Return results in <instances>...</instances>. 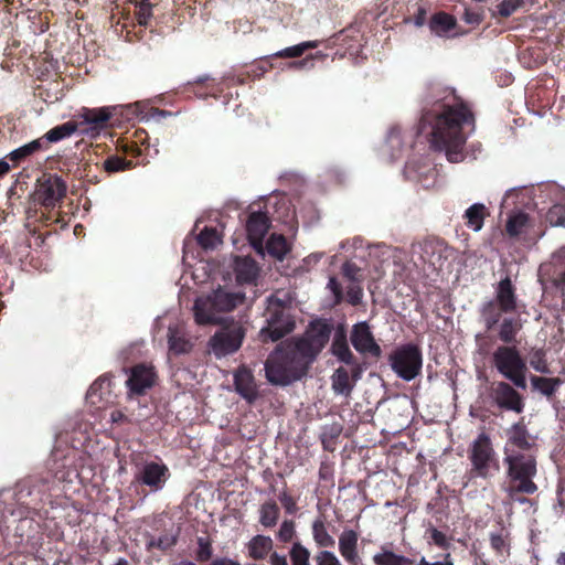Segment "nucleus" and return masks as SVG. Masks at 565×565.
I'll use <instances>...</instances> for the list:
<instances>
[{
	"label": "nucleus",
	"instance_id": "f257e3e1",
	"mask_svg": "<svg viewBox=\"0 0 565 565\" xmlns=\"http://www.w3.org/2000/svg\"><path fill=\"white\" fill-rule=\"evenodd\" d=\"M332 330L327 320L316 319L302 335L278 344L265 361L267 381L285 386L301 380L328 344Z\"/></svg>",
	"mask_w": 565,
	"mask_h": 565
},
{
	"label": "nucleus",
	"instance_id": "f03ea898",
	"mask_svg": "<svg viewBox=\"0 0 565 565\" xmlns=\"http://www.w3.org/2000/svg\"><path fill=\"white\" fill-rule=\"evenodd\" d=\"M476 129V118L466 102L437 100L431 109L424 111L418 132L426 135L435 150L445 151L448 161L463 160L467 138Z\"/></svg>",
	"mask_w": 565,
	"mask_h": 565
},
{
	"label": "nucleus",
	"instance_id": "7ed1b4c3",
	"mask_svg": "<svg viewBox=\"0 0 565 565\" xmlns=\"http://www.w3.org/2000/svg\"><path fill=\"white\" fill-rule=\"evenodd\" d=\"M47 481L39 476H29L19 480L13 489L2 490L0 498H3L4 511L14 520H24L36 513L43 505ZM6 515V512H3Z\"/></svg>",
	"mask_w": 565,
	"mask_h": 565
},
{
	"label": "nucleus",
	"instance_id": "20e7f679",
	"mask_svg": "<svg viewBox=\"0 0 565 565\" xmlns=\"http://www.w3.org/2000/svg\"><path fill=\"white\" fill-rule=\"evenodd\" d=\"M503 459L507 465V487L504 488L509 499L523 503L525 500L518 494H533L537 491V484L533 481L536 476V459L532 455L516 452L508 454L504 450Z\"/></svg>",
	"mask_w": 565,
	"mask_h": 565
},
{
	"label": "nucleus",
	"instance_id": "39448f33",
	"mask_svg": "<svg viewBox=\"0 0 565 565\" xmlns=\"http://www.w3.org/2000/svg\"><path fill=\"white\" fill-rule=\"evenodd\" d=\"M66 192L67 184L58 174L44 173L40 179H38L34 200L45 210L40 216L41 221L45 225L54 223H61V227L65 225L63 217L55 207L66 196Z\"/></svg>",
	"mask_w": 565,
	"mask_h": 565
},
{
	"label": "nucleus",
	"instance_id": "423d86ee",
	"mask_svg": "<svg viewBox=\"0 0 565 565\" xmlns=\"http://www.w3.org/2000/svg\"><path fill=\"white\" fill-rule=\"evenodd\" d=\"M244 294L227 291L217 288L206 299H196L194 302V318L198 324H215L218 322L216 313L230 312L243 303Z\"/></svg>",
	"mask_w": 565,
	"mask_h": 565
},
{
	"label": "nucleus",
	"instance_id": "0eeeda50",
	"mask_svg": "<svg viewBox=\"0 0 565 565\" xmlns=\"http://www.w3.org/2000/svg\"><path fill=\"white\" fill-rule=\"evenodd\" d=\"M493 367L518 388H526L527 366L516 345H499L492 353Z\"/></svg>",
	"mask_w": 565,
	"mask_h": 565
},
{
	"label": "nucleus",
	"instance_id": "6e6552de",
	"mask_svg": "<svg viewBox=\"0 0 565 565\" xmlns=\"http://www.w3.org/2000/svg\"><path fill=\"white\" fill-rule=\"evenodd\" d=\"M393 372L404 381H413L423 369V352L418 344L405 343L396 347L388 355Z\"/></svg>",
	"mask_w": 565,
	"mask_h": 565
},
{
	"label": "nucleus",
	"instance_id": "1a4fd4ad",
	"mask_svg": "<svg viewBox=\"0 0 565 565\" xmlns=\"http://www.w3.org/2000/svg\"><path fill=\"white\" fill-rule=\"evenodd\" d=\"M265 317L266 326L259 331V338L263 342H276L295 329L294 320L279 299L270 298L268 300Z\"/></svg>",
	"mask_w": 565,
	"mask_h": 565
},
{
	"label": "nucleus",
	"instance_id": "9d476101",
	"mask_svg": "<svg viewBox=\"0 0 565 565\" xmlns=\"http://www.w3.org/2000/svg\"><path fill=\"white\" fill-rule=\"evenodd\" d=\"M246 329L238 322L224 324L209 340L211 351L216 358H223L237 352L245 339Z\"/></svg>",
	"mask_w": 565,
	"mask_h": 565
},
{
	"label": "nucleus",
	"instance_id": "9b49d317",
	"mask_svg": "<svg viewBox=\"0 0 565 565\" xmlns=\"http://www.w3.org/2000/svg\"><path fill=\"white\" fill-rule=\"evenodd\" d=\"M469 460L471 462V471L481 478H488L492 466L497 465L495 451L491 439L486 433H481L473 440L469 449Z\"/></svg>",
	"mask_w": 565,
	"mask_h": 565
},
{
	"label": "nucleus",
	"instance_id": "f8f14e48",
	"mask_svg": "<svg viewBox=\"0 0 565 565\" xmlns=\"http://www.w3.org/2000/svg\"><path fill=\"white\" fill-rule=\"evenodd\" d=\"M135 465L137 467L135 481L148 487L151 492L162 490L171 476L168 466L161 459L157 461L146 460Z\"/></svg>",
	"mask_w": 565,
	"mask_h": 565
},
{
	"label": "nucleus",
	"instance_id": "ddd939ff",
	"mask_svg": "<svg viewBox=\"0 0 565 565\" xmlns=\"http://www.w3.org/2000/svg\"><path fill=\"white\" fill-rule=\"evenodd\" d=\"M158 375L153 366L145 363L131 366L126 381L127 398L132 399L146 395L148 390L156 385Z\"/></svg>",
	"mask_w": 565,
	"mask_h": 565
},
{
	"label": "nucleus",
	"instance_id": "4468645a",
	"mask_svg": "<svg viewBox=\"0 0 565 565\" xmlns=\"http://www.w3.org/2000/svg\"><path fill=\"white\" fill-rule=\"evenodd\" d=\"M321 41H305L299 44L285 47L271 55L260 58L256 64H254L250 70L247 72L248 76L255 78H259L265 73L270 71L274 67L271 63L273 58H296L300 57L308 50L317 49L320 45Z\"/></svg>",
	"mask_w": 565,
	"mask_h": 565
},
{
	"label": "nucleus",
	"instance_id": "2eb2a0df",
	"mask_svg": "<svg viewBox=\"0 0 565 565\" xmlns=\"http://www.w3.org/2000/svg\"><path fill=\"white\" fill-rule=\"evenodd\" d=\"M235 392L248 404H254L259 398V386L254 372L245 364L239 365L233 372Z\"/></svg>",
	"mask_w": 565,
	"mask_h": 565
},
{
	"label": "nucleus",
	"instance_id": "dca6fc26",
	"mask_svg": "<svg viewBox=\"0 0 565 565\" xmlns=\"http://www.w3.org/2000/svg\"><path fill=\"white\" fill-rule=\"evenodd\" d=\"M331 353L342 363L352 366V377L358 381L361 376L362 369L350 350L347 338V330L343 326H339L334 332Z\"/></svg>",
	"mask_w": 565,
	"mask_h": 565
},
{
	"label": "nucleus",
	"instance_id": "f3484780",
	"mask_svg": "<svg viewBox=\"0 0 565 565\" xmlns=\"http://www.w3.org/2000/svg\"><path fill=\"white\" fill-rule=\"evenodd\" d=\"M350 340L358 352L362 354H370L375 359L381 358L382 349L376 343L367 322L355 323L352 327Z\"/></svg>",
	"mask_w": 565,
	"mask_h": 565
},
{
	"label": "nucleus",
	"instance_id": "a211bd4d",
	"mask_svg": "<svg viewBox=\"0 0 565 565\" xmlns=\"http://www.w3.org/2000/svg\"><path fill=\"white\" fill-rule=\"evenodd\" d=\"M491 396L495 404L507 411H513L518 414L523 412V401L520 393L508 382L500 381L492 385Z\"/></svg>",
	"mask_w": 565,
	"mask_h": 565
},
{
	"label": "nucleus",
	"instance_id": "6ab92c4d",
	"mask_svg": "<svg viewBox=\"0 0 565 565\" xmlns=\"http://www.w3.org/2000/svg\"><path fill=\"white\" fill-rule=\"evenodd\" d=\"M270 227V220L265 212H252L246 222L247 238L254 247H262Z\"/></svg>",
	"mask_w": 565,
	"mask_h": 565
},
{
	"label": "nucleus",
	"instance_id": "aec40b11",
	"mask_svg": "<svg viewBox=\"0 0 565 565\" xmlns=\"http://www.w3.org/2000/svg\"><path fill=\"white\" fill-rule=\"evenodd\" d=\"M148 140L149 135L145 129H136L131 137L118 140V151L131 158H139L149 149Z\"/></svg>",
	"mask_w": 565,
	"mask_h": 565
},
{
	"label": "nucleus",
	"instance_id": "412c9836",
	"mask_svg": "<svg viewBox=\"0 0 565 565\" xmlns=\"http://www.w3.org/2000/svg\"><path fill=\"white\" fill-rule=\"evenodd\" d=\"M420 248L423 260L435 268L443 266V262L448 258L450 252L445 241L439 238L424 241Z\"/></svg>",
	"mask_w": 565,
	"mask_h": 565
},
{
	"label": "nucleus",
	"instance_id": "4be33fe9",
	"mask_svg": "<svg viewBox=\"0 0 565 565\" xmlns=\"http://www.w3.org/2000/svg\"><path fill=\"white\" fill-rule=\"evenodd\" d=\"M490 548L493 557L484 559L490 563H504L511 553V539L510 533L505 529H500L498 532H491L489 535Z\"/></svg>",
	"mask_w": 565,
	"mask_h": 565
},
{
	"label": "nucleus",
	"instance_id": "5701e85b",
	"mask_svg": "<svg viewBox=\"0 0 565 565\" xmlns=\"http://www.w3.org/2000/svg\"><path fill=\"white\" fill-rule=\"evenodd\" d=\"M359 534L352 529H344L339 536V552L350 565H360L361 557L358 552Z\"/></svg>",
	"mask_w": 565,
	"mask_h": 565
},
{
	"label": "nucleus",
	"instance_id": "b1692460",
	"mask_svg": "<svg viewBox=\"0 0 565 565\" xmlns=\"http://www.w3.org/2000/svg\"><path fill=\"white\" fill-rule=\"evenodd\" d=\"M503 311L515 312L518 309L516 289L509 276L501 279L495 287V298L493 299Z\"/></svg>",
	"mask_w": 565,
	"mask_h": 565
},
{
	"label": "nucleus",
	"instance_id": "393cba45",
	"mask_svg": "<svg viewBox=\"0 0 565 565\" xmlns=\"http://www.w3.org/2000/svg\"><path fill=\"white\" fill-rule=\"evenodd\" d=\"M223 85L209 76L198 77L194 82L186 84V92L193 93L199 98H218L223 93Z\"/></svg>",
	"mask_w": 565,
	"mask_h": 565
},
{
	"label": "nucleus",
	"instance_id": "a878e982",
	"mask_svg": "<svg viewBox=\"0 0 565 565\" xmlns=\"http://www.w3.org/2000/svg\"><path fill=\"white\" fill-rule=\"evenodd\" d=\"M118 150V146L116 147ZM135 158L130 156H125L121 151H116V153L109 154L103 162V169L108 174H114L118 172H125L136 168L140 162L134 161Z\"/></svg>",
	"mask_w": 565,
	"mask_h": 565
},
{
	"label": "nucleus",
	"instance_id": "bb28decb",
	"mask_svg": "<svg viewBox=\"0 0 565 565\" xmlns=\"http://www.w3.org/2000/svg\"><path fill=\"white\" fill-rule=\"evenodd\" d=\"M77 129V122L66 121L62 125L53 127L42 137L38 138V140L42 143L43 150L46 151L51 143L58 142L67 137H71Z\"/></svg>",
	"mask_w": 565,
	"mask_h": 565
},
{
	"label": "nucleus",
	"instance_id": "cd10ccee",
	"mask_svg": "<svg viewBox=\"0 0 565 565\" xmlns=\"http://www.w3.org/2000/svg\"><path fill=\"white\" fill-rule=\"evenodd\" d=\"M79 118L82 121L78 124L88 125L92 129L98 130L107 127L109 119L111 118V113L108 108H83L79 113Z\"/></svg>",
	"mask_w": 565,
	"mask_h": 565
},
{
	"label": "nucleus",
	"instance_id": "c85d7f7f",
	"mask_svg": "<svg viewBox=\"0 0 565 565\" xmlns=\"http://www.w3.org/2000/svg\"><path fill=\"white\" fill-rule=\"evenodd\" d=\"M274 542L270 536L257 534L246 544L248 557L253 561L265 559L273 552Z\"/></svg>",
	"mask_w": 565,
	"mask_h": 565
},
{
	"label": "nucleus",
	"instance_id": "c756f323",
	"mask_svg": "<svg viewBox=\"0 0 565 565\" xmlns=\"http://www.w3.org/2000/svg\"><path fill=\"white\" fill-rule=\"evenodd\" d=\"M234 271L239 284H250L257 278L258 266L252 257H236Z\"/></svg>",
	"mask_w": 565,
	"mask_h": 565
},
{
	"label": "nucleus",
	"instance_id": "7c9ffc66",
	"mask_svg": "<svg viewBox=\"0 0 565 565\" xmlns=\"http://www.w3.org/2000/svg\"><path fill=\"white\" fill-rule=\"evenodd\" d=\"M457 26V20L454 15L438 11L430 17L429 29L437 36H448L449 32L455 30Z\"/></svg>",
	"mask_w": 565,
	"mask_h": 565
},
{
	"label": "nucleus",
	"instance_id": "2f4dec72",
	"mask_svg": "<svg viewBox=\"0 0 565 565\" xmlns=\"http://www.w3.org/2000/svg\"><path fill=\"white\" fill-rule=\"evenodd\" d=\"M44 151L42 148V143L39 142L38 139H34L14 150L9 152L6 156V159H8L10 162H12L13 167H18L24 161H26L29 158L34 156L38 152Z\"/></svg>",
	"mask_w": 565,
	"mask_h": 565
},
{
	"label": "nucleus",
	"instance_id": "473e14b6",
	"mask_svg": "<svg viewBox=\"0 0 565 565\" xmlns=\"http://www.w3.org/2000/svg\"><path fill=\"white\" fill-rule=\"evenodd\" d=\"M331 380L334 393L347 397L350 396L353 391L354 383L356 382L353 380L352 373L350 374V372L343 366H340L334 371Z\"/></svg>",
	"mask_w": 565,
	"mask_h": 565
},
{
	"label": "nucleus",
	"instance_id": "72a5a7b5",
	"mask_svg": "<svg viewBox=\"0 0 565 565\" xmlns=\"http://www.w3.org/2000/svg\"><path fill=\"white\" fill-rule=\"evenodd\" d=\"M312 539L320 548H329L335 545L334 537L329 533L326 520L319 516L311 524Z\"/></svg>",
	"mask_w": 565,
	"mask_h": 565
},
{
	"label": "nucleus",
	"instance_id": "f704fd0d",
	"mask_svg": "<svg viewBox=\"0 0 565 565\" xmlns=\"http://www.w3.org/2000/svg\"><path fill=\"white\" fill-rule=\"evenodd\" d=\"M522 329V324L516 318H503L500 327L498 337L504 343L503 345H515L516 335Z\"/></svg>",
	"mask_w": 565,
	"mask_h": 565
},
{
	"label": "nucleus",
	"instance_id": "c9c22d12",
	"mask_svg": "<svg viewBox=\"0 0 565 565\" xmlns=\"http://www.w3.org/2000/svg\"><path fill=\"white\" fill-rule=\"evenodd\" d=\"M503 313L508 312L503 311L502 307L494 302V300H489L483 303L480 315L487 331H491L495 328L501 321Z\"/></svg>",
	"mask_w": 565,
	"mask_h": 565
},
{
	"label": "nucleus",
	"instance_id": "e433bc0d",
	"mask_svg": "<svg viewBox=\"0 0 565 565\" xmlns=\"http://www.w3.org/2000/svg\"><path fill=\"white\" fill-rule=\"evenodd\" d=\"M135 6V18L139 25L147 26L153 18V8L157 7L160 0H128Z\"/></svg>",
	"mask_w": 565,
	"mask_h": 565
},
{
	"label": "nucleus",
	"instance_id": "4c0bfd02",
	"mask_svg": "<svg viewBox=\"0 0 565 565\" xmlns=\"http://www.w3.org/2000/svg\"><path fill=\"white\" fill-rule=\"evenodd\" d=\"M563 381L559 377L531 376L533 390L539 391L542 395L551 398L555 395Z\"/></svg>",
	"mask_w": 565,
	"mask_h": 565
},
{
	"label": "nucleus",
	"instance_id": "58836bf2",
	"mask_svg": "<svg viewBox=\"0 0 565 565\" xmlns=\"http://www.w3.org/2000/svg\"><path fill=\"white\" fill-rule=\"evenodd\" d=\"M487 215L486 206L482 203H475L466 210L463 217L466 218V225L478 232L482 228Z\"/></svg>",
	"mask_w": 565,
	"mask_h": 565
},
{
	"label": "nucleus",
	"instance_id": "ea45409f",
	"mask_svg": "<svg viewBox=\"0 0 565 565\" xmlns=\"http://www.w3.org/2000/svg\"><path fill=\"white\" fill-rule=\"evenodd\" d=\"M508 444L521 449L529 450L532 446L526 427L522 423L514 424L509 430Z\"/></svg>",
	"mask_w": 565,
	"mask_h": 565
},
{
	"label": "nucleus",
	"instance_id": "a19ab883",
	"mask_svg": "<svg viewBox=\"0 0 565 565\" xmlns=\"http://www.w3.org/2000/svg\"><path fill=\"white\" fill-rule=\"evenodd\" d=\"M372 561L375 565H412L413 559L394 553L385 547L380 553L373 555Z\"/></svg>",
	"mask_w": 565,
	"mask_h": 565
},
{
	"label": "nucleus",
	"instance_id": "79ce46f5",
	"mask_svg": "<svg viewBox=\"0 0 565 565\" xmlns=\"http://www.w3.org/2000/svg\"><path fill=\"white\" fill-rule=\"evenodd\" d=\"M280 510L274 500L264 502L259 508V523L265 527H274L279 519Z\"/></svg>",
	"mask_w": 565,
	"mask_h": 565
},
{
	"label": "nucleus",
	"instance_id": "37998d69",
	"mask_svg": "<svg viewBox=\"0 0 565 565\" xmlns=\"http://www.w3.org/2000/svg\"><path fill=\"white\" fill-rule=\"evenodd\" d=\"M529 225V215L524 212H516L509 215L505 224V232L510 237H516L523 233Z\"/></svg>",
	"mask_w": 565,
	"mask_h": 565
},
{
	"label": "nucleus",
	"instance_id": "c03bdc74",
	"mask_svg": "<svg viewBox=\"0 0 565 565\" xmlns=\"http://www.w3.org/2000/svg\"><path fill=\"white\" fill-rule=\"evenodd\" d=\"M168 343L169 350L175 355L189 353L192 349L191 342L174 328L168 330Z\"/></svg>",
	"mask_w": 565,
	"mask_h": 565
},
{
	"label": "nucleus",
	"instance_id": "a18cd8bd",
	"mask_svg": "<svg viewBox=\"0 0 565 565\" xmlns=\"http://www.w3.org/2000/svg\"><path fill=\"white\" fill-rule=\"evenodd\" d=\"M198 244L203 249H214L216 248L221 243V236L216 228L214 227H204L201 233L196 237Z\"/></svg>",
	"mask_w": 565,
	"mask_h": 565
},
{
	"label": "nucleus",
	"instance_id": "49530a36",
	"mask_svg": "<svg viewBox=\"0 0 565 565\" xmlns=\"http://www.w3.org/2000/svg\"><path fill=\"white\" fill-rule=\"evenodd\" d=\"M267 250L271 256L282 259L289 252L285 236L273 234L267 242Z\"/></svg>",
	"mask_w": 565,
	"mask_h": 565
},
{
	"label": "nucleus",
	"instance_id": "de8ad7c7",
	"mask_svg": "<svg viewBox=\"0 0 565 565\" xmlns=\"http://www.w3.org/2000/svg\"><path fill=\"white\" fill-rule=\"evenodd\" d=\"M196 545L195 561L199 563H210L214 552L211 539L207 536H198Z\"/></svg>",
	"mask_w": 565,
	"mask_h": 565
},
{
	"label": "nucleus",
	"instance_id": "09e8293b",
	"mask_svg": "<svg viewBox=\"0 0 565 565\" xmlns=\"http://www.w3.org/2000/svg\"><path fill=\"white\" fill-rule=\"evenodd\" d=\"M289 557L291 565H310V552L299 541L292 543Z\"/></svg>",
	"mask_w": 565,
	"mask_h": 565
},
{
	"label": "nucleus",
	"instance_id": "8fccbe9b",
	"mask_svg": "<svg viewBox=\"0 0 565 565\" xmlns=\"http://www.w3.org/2000/svg\"><path fill=\"white\" fill-rule=\"evenodd\" d=\"M530 365L540 373L550 374L551 370L546 360L544 349H533L530 353Z\"/></svg>",
	"mask_w": 565,
	"mask_h": 565
},
{
	"label": "nucleus",
	"instance_id": "3c124183",
	"mask_svg": "<svg viewBox=\"0 0 565 565\" xmlns=\"http://www.w3.org/2000/svg\"><path fill=\"white\" fill-rule=\"evenodd\" d=\"M296 523L294 520H285L277 532V539L281 543H289L296 536Z\"/></svg>",
	"mask_w": 565,
	"mask_h": 565
},
{
	"label": "nucleus",
	"instance_id": "603ef678",
	"mask_svg": "<svg viewBox=\"0 0 565 565\" xmlns=\"http://www.w3.org/2000/svg\"><path fill=\"white\" fill-rule=\"evenodd\" d=\"M546 221L552 226H562L565 223V206L562 204H554L546 213Z\"/></svg>",
	"mask_w": 565,
	"mask_h": 565
},
{
	"label": "nucleus",
	"instance_id": "864d4df0",
	"mask_svg": "<svg viewBox=\"0 0 565 565\" xmlns=\"http://www.w3.org/2000/svg\"><path fill=\"white\" fill-rule=\"evenodd\" d=\"M426 534H429V539L436 546H438L443 550L449 548V546H450L449 539L446 536L445 533H443L435 526L429 525L426 530Z\"/></svg>",
	"mask_w": 565,
	"mask_h": 565
},
{
	"label": "nucleus",
	"instance_id": "5fc2aeb1",
	"mask_svg": "<svg viewBox=\"0 0 565 565\" xmlns=\"http://www.w3.org/2000/svg\"><path fill=\"white\" fill-rule=\"evenodd\" d=\"M523 0H503L498 6V13L502 18H509L521 6Z\"/></svg>",
	"mask_w": 565,
	"mask_h": 565
},
{
	"label": "nucleus",
	"instance_id": "6e6d98bb",
	"mask_svg": "<svg viewBox=\"0 0 565 565\" xmlns=\"http://www.w3.org/2000/svg\"><path fill=\"white\" fill-rule=\"evenodd\" d=\"M324 57H326V54H323L321 52H317L315 54L307 55L305 58H302L300 61L290 62L287 65L289 68H296V70L311 68V67H313V61L316 58L322 60Z\"/></svg>",
	"mask_w": 565,
	"mask_h": 565
},
{
	"label": "nucleus",
	"instance_id": "4d7b16f0",
	"mask_svg": "<svg viewBox=\"0 0 565 565\" xmlns=\"http://www.w3.org/2000/svg\"><path fill=\"white\" fill-rule=\"evenodd\" d=\"M362 287L355 282H352L347 289V301L352 306H359L362 302Z\"/></svg>",
	"mask_w": 565,
	"mask_h": 565
},
{
	"label": "nucleus",
	"instance_id": "13d9d810",
	"mask_svg": "<svg viewBox=\"0 0 565 565\" xmlns=\"http://www.w3.org/2000/svg\"><path fill=\"white\" fill-rule=\"evenodd\" d=\"M177 542H178L177 535L164 534V535L159 536L157 541L151 542L150 545L153 547H157L160 551L166 552V551L172 548L177 544Z\"/></svg>",
	"mask_w": 565,
	"mask_h": 565
},
{
	"label": "nucleus",
	"instance_id": "bf43d9fd",
	"mask_svg": "<svg viewBox=\"0 0 565 565\" xmlns=\"http://www.w3.org/2000/svg\"><path fill=\"white\" fill-rule=\"evenodd\" d=\"M317 565H342L334 553L330 551H320L315 556Z\"/></svg>",
	"mask_w": 565,
	"mask_h": 565
},
{
	"label": "nucleus",
	"instance_id": "052dcab7",
	"mask_svg": "<svg viewBox=\"0 0 565 565\" xmlns=\"http://www.w3.org/2000/svg\"><path fill=\"white\" fill-rule=\"evenodd\" d=\"M278 498L286 513L292 515L298 511L296 499L292 498L287 491L280 492Z\"/></svg>",
	"mask_w": 565,
	"mask_h": 565
},
{
	"label": "nucleus",
	"instance_id": "680f3d73",
	"mask_svg": "<svg viewBox=\"0 0 565 565\" xmlns=\"http://www.w3.org/2000/svg\"><path fill=\"white\" fill-rule=\"evenodd\" d=\"M328 288L333 295L334 305H340L343 301V290L341 284L335 277L329 278Z\"/></svg>",
	"mask_w": 565,
	"mask_h": 565
},
{
	"label": "nucleus",
	"instance_id": "e2e57ef3",
	"mask_svg": "<svg viewBox=\"0 0 565 565\" xmlns=\"http://www.w3.org/2000/svg\"><path fill=\"white\" fill-rule=\"evenodd\" d=\"M360 268L352 262H345L342 265V274L352 282H356L359 280Z\"/></svg>",
	"mask_w": 565,
	"mask_h": 565
},
{
	"label": "nucleus",
	"instance_id": "0e129e2a",
	"mask_svg": "<svg viewBox=\"0 0 565 565\" xmlns=\"http://www.w3.org/2000/svg\"><path fill=\"white\" fill-rule=\"evenodd\" d=\"M105 385L110 386V379L107 375H102L89 386L87 395L90 397L96 395Z\"/></svg>",
	"mask_w": 565,
	"mask_h": 565
},
{
	"label": "nucleus",
	"instance_id": "69168bd1",
	"mask_svg": "<svg viewBox=\"0 0 565 565\" xmlns=\"http://www.w3.org/2000/svg\"><path fill=\"white\" fill-rule=\"evenodd\" d=\"M269 564L270 565H288L287 556L282 554H278L277 552H273L269 555Z\"/></svg>",
	"mask_w": 565,
	"mask_h": 565
},
{
	"label": "nucleus",
	"instance_id": "338daca9",
	"mask_svg": "<svg viewBox=\"0 0 565 565\" xmlns=\"http://www.w3.org/2000/svg\"><path fill=\"white\" fill-rule=\"evenodd\" d=\"M418 565H454V559L451 555L447 553L443 562L429 563L425 557H422Z\"/></svg>",
	"mask_w": 565,
	"mask_h": 565
},
{
	"label": "nucleus",
	"instance_id": "774afa93",
	"mask_svg": "<svg viewBox=\"0 0 565 565\" xmlns=\"http://www.w3.org/2000/svg\"><path fill=\"white\" fill-rule=\"evenodd\" d=\"M553 282H554V286L564 294V291H565V270L558 273L554 277Z\"/></svg>",
	"mask_w": 565,
	"mask_h": 565
}]
</instances>
